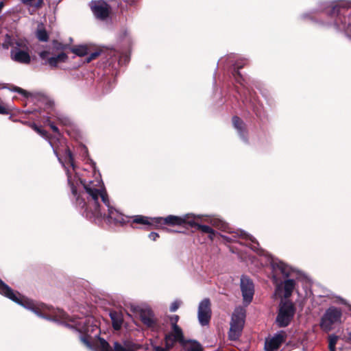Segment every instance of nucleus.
<instances>
[{
    "mask_svg": "<svg viewBox=\"0 0 351 351\" xmlns=\"http://www.w3.org/2000/svg\"><path fill=\"white\" fill-rule=\"evenodd\" d=\"M245 313L241 309H237L232 313L230 322V328L228 332V339L236 341L241 335L245 324Z\"/></svg>",
    "mask_w": 351,
    "mask_h": 351,
    "instance_id": "7",
    "label": "nucleus"
},
{
    "mask_svg": "<svg viewBox=\"0 0 351 351\" xmlns=\"http://www.w3.org/2000/svg\"><path fill=\"white\" fill-rule=\"evenodd\" d=\"M29 121H25V122H24V124H25L26 125L29 126Z\"/></svg>",
    "mask_w": 351,
    "mask_h": 351,
    "instance_id": "52",
    "label": "nucleus"
},
{
    "mask_svg": "<svg viewBox=\"0 0 351 351\" xmlns=\"http://www.w3.org/2000/svg\"><path fill=\"white\" fill-rule=\"evenodd\" d=\"M272 267L274 269H278L281 274L285 276L289 277L291 274L290 268L287 265L282 262L273 263Z\"/></svg>",
    "mask_w": 351,
    "mask_h": 351,
    "instance_id": "23",
    "label": "nucleus"
},
{
    "mask_svg": "<svg viewBox=\"0 0 351 351\" xmlns=\"http://www.w3.org/2000/svg\"><path fill=\"white\" fill-rule=\"evenodd\" d=\"M192 214L188 213L182 216H176L169 215L166 217H157L154 219L155 223V228L165 229L163 226H183L185 228L189 227V221L191 220Z\"/></svg>",
    "mask_w": 351,
    "mask_h": 351,
    "instance_id": "6",
    "label": "nucleus"
},
{
    "mask_svg": "<svg viewBox=\"0 0 351 351\" xmlns=\"http://www.w3.org/2000/svg\"><path fill=\"white\" fill-rule=\"evenodd\" d=\"M121 1H119L118 3H120V5H118V7H120L121 8V10H123V8L121 6Z\"/></svg>",
    "mask_w": 351,
    "mask_h": 351,
    "instance_id": "50",
    "label": "nucleus"
},
{
    "mask_svg": "<svg viewBox=\"0 0 351 351\" xmlns=\"http://www.w3.org/2000/svg\"><path fill=\"white\" fill-rule=\"evenodd\" d=\"M88 331L89 330L88 328H83L82 330H80L82 333L80 336V340L85 346L90 348H92L91 337L88 335Z\"/></svg>",
    "mask_w": 351,
    "mask_h": 351,
    "instance_id": "24",
    "label": "nucleus"
},
{
    "mask_svg": "<svg viewBox=\"0 0 351 351\" xmlns=\"http://www.w3.org/2000/svg\"><path fill=\"white\" fill-rule=\"evenodd\" d=\"M342 311L341 308L330 306L326 310L319 322V327L324 332H329L334 328V325L341 322Z\"/></svg>",
    "mask_w": 351,
    "mask_h": 351,
    "instance_id": "3",
    "label": "nucleus"
},
{
    "mask_svg": "<svg viewBox=\"0 0 351 351\" xmlns=\"http://www.w3.org/2000/svg\"><path fill=\"white\" fill-rule=\"evenodd\" d=\"M36 37L41 42H47L49 40V35L45 28L37 29Z\"/></svg>",
    "mask_w": 351,
    "mask_h": 351,
    "instance_id": "27",
    "label": "nucleus"
},
{
    "mask_svg": "<svg viewBox=\"0 0 351 351\" xmlns=\"http://www.w3.org/2000/svg\"><path fill=\"white\" fill-rule=\"evenodd\" d=\"M52 43H53V49H56V51H62V50L66 49L68 48L70 49L69 45L63 44V43L58 41L57 40H53Z\"/></svg>",
    "mask_w": 351,
    "mask_h": 351,
    "instance_id": "31",
    "label": "nucleus"
},
{
    "mask_svg": "<svg viewBox=\"0 0 351 351\" xmlns=\"http://www.w3.org/2000/svg\"><path fill=\"white\" fill-rule=\"evenodd\" d=\"M154 219H155V217H149L138 215L133 217H130V222L128 223H130L132 228H136L134 226L135 224L147 226L145 230H149L151 227H154L155 228V223L154 222Z\"/></svg>",
    "mask_w": 351,
    "mask_h": 351,
    "instance_id": "16",
    "label": "nucleus"
},
{
    "mask_svg": "<svg viewBox=\"0 0 351 351\" xmlns=\"http://www.w3.org/2000/svg\"><path fill=\"white\" fill-rule=\"evenodd\" d=\"M295 282L293 279H288L285 280L284 282V298H289L295 288Z\"/></svg>",
    "mask_w": 351,
    "mask_h": 351,
    "instance_id": "22",
    "label": "nucleus"
},
{
    "mask_svg": "<svg viewBox=\"0 0 351 351\" xmlns=\"http://www.w3.org/2000/svg\"><path fill=\"white\" fill-rule=\"evenodd\" d=\"M347 342L351 343V332L348 334Z\"/></svg>",
    "mask_w": 351,
    "mask_h": 351,
    "instance_id": "46",
    "label": "nucleus"
},
{
    "mask_svg": "<svg viewBox=\"0 0 351 351\" xmlns=\"http://www.w3.org/2000/svg\"><path fill=\"white\" fill-rule=\"evenodd\" d=\"M45 123H47V124H49V123H52L51 121V119H50V117H47L45 118Z\"/></svg>",
    "mask_w": 351,
    "mask_h": 351,
    "instance_id": "47",
    "label": "nucleus"
},
{
    "mask_svg": "<svg viewBox=\"0 0 351 351\" xmlns=\"http://www.w3.org/2000/svg\"><path fill=\"white\" fill-rule=\"evenodd\" d=\"M3 6H4V3H3V1H1V2H0V12H1V10L3 9Z\"/></svg>",
    "mask_w": 351,
    "mask_h": 351,
    "instance_id": "48",
    "label": "nucleus"
},
{
    "mask_svg": "<svg viewBox=\"0 0 351 351\" xmlns=\"http://www.w3.org/2000/svg\"><path fill=\"white\" fill-rule=\"evenodd\" d=\"M169 322L171 327H173L174 326H178V322L180 319V317L178 315H173L169 316Z\"/></svg>",
    "mask_w": 351,
    "mask_h": 351,
    "instance_id": "37",
    "label": "nucleus"
},
{
    "mask_svg": "<svg viewBox=\"0 0 351 351\" xmlns=\"http://www.w3.org/2000/svg\"><path fill=\"white\" fill-rule=\"evenodd\" d=\"M233 127L237 130L240 138L245 143H248V131L246 124L238 116L232 118Z\"/></svg>",
    "mask_w": 351,
    "mask_h": 351,
    "instance_id": "17",
    "label": "nucleus"
},
{
    "mask_svg": "<svg viewBox=\"0 0 351 351\" xmlns=\"http://www.w3.org/2000/svg\"><path fill=\"white\" fill-rule=\"evenodd\" d=\"M49 125L50 126L51 129L52 130V131L53 132H55L56 134L60 133L58 128L53 122L49 123Z\"/></svg>",
    "mask_w": 351,
    "mask_h": 351,
    "instance_id": "43",
    "label": "nucleus"
},
{
    "mask_svg": "<svg viewBox=\"0 0 351 351\" xmlns=\"http://www.w3.org/2000/svg\"><path fill=\"white\" fill-rule=\"evenodd\" d=\"M29 127L34 130L36 132H37L39 135H40L43 138L48 137V132L42 129L41 127L38 126L35 123H29Z\"/></svg>",
    "mask_w": 351,
    "mask_h": 351,
    "instance_id": "26",
    "label": "nucleus"
},
{
    "mask_svg": "<svg viewBox=\"0 0 351 351\" xmlns=\"http://www.w3.org/2000/svg\"><path fill=\"white\" fill-rule=\"evenodd\" d=\"M80 182L91 197L89 201L90 206L89 210L87 211L86 218L90 220H95L106 217V214L101 211V206L98 201L99 197H101V201L108 207V212L106 218L109 223L123 226L130 222V217L123 215L110 205L108 195L105 189H99L96 188L92 181L87 183L85 180L80 179Z\"/></svg>",
    "mask_w": 351,
    "mask_h": 351,
    "instance_id": "1",
    "label": "nucleus"
},
{
    "mask_svg": "<svg viewBox=\"0 0 351 351\" xmlns=\"http://www.w3.org/2000/svg\"><path fill=\"white\" fill-rule=\"evenodd\" d=\"M100 53V51H96L91 53L86 57V62L88 63L90 62L92 60H95L97 57H99Z\"/></svg>",
    "mask_w": 351,
    "mask_h": 351,
    "instance_id": "35",
    "label": "nucleus"
},
{
    "mask_svg": "<svg viewBox=\"0 0 351 351\" xmlns=\"http://www.w3.org/2000/svg\"><path fill=\"white\" fill-rule=\"evenodd\" d=\"M232 73L237 82L241 84L244 80L242 75L240 73V69L233 67Z\"/></svg>",
    "mask_w": 351,
    "mask_h": 351,
    "instance_id": "32",
    "label": "nucleus"
},
{
    "mask_svg": "<svg viewBox=\"0 0 351 351\" xmlns=\"http://www.w3.org/2000/svg\"><path fill=\"white\" fill-rule=\"evenodd\" d=\"M287 334L285 331L281 330L276 334L269 341H265V349L267 351H276L286 341Z\"/></svg>",
    "mask_w": 351,
    "mask_h": 351,
    "instance_id": "15",
    "label": "nucleus"
},
{
    "mask_svg": "<svg viewBox=\"0 0 351 351\" xmlns=\"http://www.w3.org/2000/svg\"><path fill=\"white\" fill-rule=\"evenodd\" d=\"M0 114L7 115L10 114V110L4 106L0 104Z\"/></svg>",
    "mask_w": 351,
    "mask_h": 351,
    "instance_id": "40",
    "label": "nucleus"
},
{
    "mask_svg": "<svg viewBox=\"0 0 351 351\" xmlns=\"http://www.w3.org/2000/svg\"><path fill=\"white\" fill-rule=\"evenodd\" d=\"M71 188L72 194L76 197V204L79 207L85 209L84 215L86 217L87 211L89 210L88 209L89 206H90L89 201L90 200V198H91L90 195L85 191V192L88 195L87 197V202H86V200L82 197V195L80 193H77V188L73 184H71Z\"/></svg>",
    "mask_w": 351,
    "mask_h": 351,
    "instance_id": "19",
    "label": "nucleus"
},
{
    "mask_svg": "<svg viewBox=\"0 0 351 351\" xmlns=\"http://www.w3.org/2000/svg\"><path fill=\"white\" fill-rule=\"evenodd\" d=\"M200 216L192 214L191 220L189 221V227L194 228L197 230L208 234V239L210 241H213L216 236L217 232L208 226L199 224L198 222Z\"/></svg>",
    "mask_w": 351,
    "mask_h": 351,
    "instance_id": "13",
    "label": "nucleus"
},
{
    "mask_svg": "<svg viewBox=\"0 0 351 351\" xmlns=\"http://www.w3.org/2000/svg\"><path fill=\"white\" fill-rule=\"evenodd\" d=\"M241 289L243 300L247 303L251 302L254 293L253 282L249 278L242 276L241 278Z\"/></svg>",
    "mask_w": 351,
    "mask_h": 351,
    "instance_id": "14",
    "label": "nucleus"
},
{
    "mask_svg": "<svg viewBox=\"0 0 351 351\" xmlns=\"http://www.w3.org/2000/svg\"><path fill=\"white\" fill-rule=\"evenodd\" d=\"M66 156L68 160V162L71 164V165L74 167V157L71 152V151L68 148L66 150Z\"/></svg>",
    "mask_w": 351,
    "mask_h": 351,
    "instance_id": "38",
    "label": "nucleus"
},
{
    "mask_svg": "<svg viewBox=\"0 0 351 351\" xmlns=\"http://www.w3.org/2000/svg\"><path fill=\"white\" fill-rule=\"evenodd\" d=\"M159 237H160V236H159V234H158V233H156V232H151V233H149V235H148V237H149L151 240H152V241H156V239H157L158 238H159Z\"/></svg>",
    "mask_w": 351,
    "mask_h": 351,
    "instance_id": "42",
    "label": "nucleus"
},
{
    "mask_svg": "<svg viewBox=\"0 0 351 351\" xmlns=\"http://www.w3.org/2000/svg\"><path fill=\"white\" fill-rule=\"evenodd\" d=\"M242 236H245V238H248L252 243H256L258 245H259L258 241L256 240L255 238L252 237H250L248 235H246L245 234H241Z\"/></svg>",
    "mask_w": 351,
    "mask_h": 351,
    "instance_id": "45",
    "label": "nucleus"
},
{
    "mask_svg": "<svg viewBox=\"0 0 351 351\" xmlns=\"http://www.w3.org/2000/svg\"><path fill=\"white\" fill-rule=\"evenodd\" d=\"M12 59L19 63L29 64L31 58L27 51L20 49L19 47H13L10 51Z\"/></svg>",
    "mask_w": 351,
    "mask_h": 351,
    "instance_id": "18",
    "label": "nucleus"
},
{
    "mask_svg": "<svg viewBox=\"0 0 351 351\" xmlns=\"http://www.w3.org/2000/svg\"><path fill=\"white\" fill-rule=\"evenodd\" d=\"M133 312L138 313L141 321L148 328L153 332H158L161 330V326L158 324V319L155 317L153 311L150 308H139L134 307Z\"/></svg>",
    "mask_w": 351,
    "mask_h": 351,
    "instance_id": "8",
    "label": "nucleus"
},
{
    "mask_svg": "<svg viewBox=\"0 0 351 351\" xmlns=\"http://www.w3.org/2000/svg\"><path fill=\"white\" fill-rule=\"evenodd\" d=\"M110 317L112 321V325L115 330H119L122 326L123 322V316L120 313L116 311H110Z\"/></svg>",
    "mask_w": 351,
    "mask_h": 351,
    "instance_id": "21",
    "label": "nucleus"
},
{
    "mask_svg": "<svg viewBox=\"0 0 351 351\" xmlns=\"http://www.w3.org/2000/svg\"><path fill=\"white\" fill-rule=\"evenodd\" d=\"M349 5L347 3L340 1L335 3L326 8V12L332 17H335L334 23L339 29H344L346 25V14Z\"/></svg>",
    "mask_w": 351,
    "mask_h": 351,
    "instance_id": "5",
    "label": "nucleus"
},
{
    "mask_svg": "<svg viewBox=\"0 0 351 351\" xmlns=\"http://www.w3.org/2000/svg\"><path fill=\"white\" fill-rule=\"evenodd\" d=\"M90 8L95 17L101 21L107 19L110 14V6L104 1L91 2Z\"/></svg>",
    "mask_w": 351,
    "mask_h": 351,
    "instance_id": "11",
    "label": "nucleus"
},
{
    "mask_svg": "<svg viewBox=\"0 0 351 351\" xmlns=\"http://www.w3.org/2000/svg\"><path fill=\"white\" fill-rule=\"evenodd\" d=\"M252 250H253L254 251H256L257 250V248L254 246V247H251Z\"/></svg>",
    "mask_w": 351,
    "mask_h": 351,
    "instance_id": "51",
    "label": "nucleus"
},
{
    "mask_svg": "<svg viewBox=\"0 0 351 351\" xmlns=\"http://www.w3.org/2000/svg\"><path fill=\"white\" fill-rule=\"evenodd\" d=\"M0 293L13 302L27 308L32 309L35 313L43 316V312L49 311V308L45 304L38 306L25 297L23 296L18 291L14 292L8 285L0 278Z\"/></svg>",
    "mask_w": 351,
    "mask_h": 351,
    "instance_id": "2",
    "label": "nucleus"
},
{
    "mask_svg": "<svg viewBox=\"0 0 351 351\" xmlns=\"http://www.w3.org/2000/svg\"><path fill=\"white\" fill-rule=\"evenodd\" d=\"M187 341H190L189 343L191 344V347L188 351H203V348L198 341L191 339H188Z\"/></svg>",
    "mask_w": 351,
    "mask_h": 351,
    "instance_id": "30",
    "label": "nucleus"
},
{
    "mask_svg": "<svg viewBox=\"0 0 351 351\" xmlns=\"http://www.w3.org/2000/svg\"><path fill=\"white\" fill-rule=\"evenodd\" d=\"M180 306V303L177 301L173 302L170 306V311L175 312Z\"/></svg>",
    "mask_w": 351,
    "mask_h": 351,
    "instance_id": "39",
    "label": "nucleus"
},
{
    "mask_svg": "<svg viewBox=\"0 0 351 351\" xmlns=\"http://www.w3.org/2000/svg\"><path fill=\"white\" fill-rule=\"evenodd\" d=\"M329 351H336L335 347H328Z\"/></svg>",
    "mask_w": 351,
    "mask_h": 351,
    "instance_id": "49",
    "label": "nucleus"
},
{
    "mask_svg": "<svg viewBox=\"0 0 351 351\" xmlns=\"http://www.w3.org/2000/svg\"><path fill=\"white\" fill-rule=\"evenodd\" d=\"M99 351H114L109 343L103 338L99 339Z\"/></svg>",
    "mask_w": 351,
    "mask_h": 351,
    "instance_id": "28",
    "label": "nucleus"
},
{
    "mask_svg": "<svg viewBox=\"0 0 351 351\" xmlns=\"http://www.w3.org/2000/svg\"><path fill=\"white\" fill-rule=\"evenodd\" d=\"M50 53L49 51L45 50L40 51L38 55L43 60L45 61L43 64H49L51 68H56L58 63L65 62L68 59L67 54L64 52L59 53L56 56L49 57Z\"/></svg>",
    "mask_w": 351,
    "mask_h": 351,
    "instance_id": "12",
    "label": "nucleus"
},
{
    "mask_svg": "<svg viewBox=\"0 0 351 351\" xmlns=\"http://www.w3.org/2000/svg\"><path fill=\"white\" fill-rule=\"evenodd\" d=\"M247 64H248V60H246V59H240V60H237L235 62V63L233 65V67H234L236 69H241L245 66H246Z\"/></svg>",
    "mask_w": 351,
    "mask_h": 351,
    "instance_id": "33",
    "label": "nucleus"
},
{
    "mask_svg": "<svg viewBox=\"0 0 351 351\" xmlns=\"http://www.w3.org/2000/svg\"><path fill=\"white\" fill-rule=\"evenodd\" d=\"M294 304L289 301L281 302L279 305L276 323L279 328L288 326L291 322L295 313Z\"/></svg>",
    "mask_w": 351,
    "mask_h": 351,
    "instance_id": "4",
    "label": "nucleus"
},
{
    "mask_svg": "<svg viewBox=\"0 0 351 351\" xmlns=\"http://www.w3.org/2000/svg\"><path fill=\"white\" fill-rule=\"evenodd\" d=\"M172 348H167V347L162 348L161 346H156L154 348V351H169Z\"/></svg>",
    "mask_w": 351,
    "mask_h": 351,
    "instance_id": "44",
    "label": "nucleus"
},
{
    "mask_svg": "<svg viewBox=\"0 0 351 351\" xmlns=\"http://www.w3.org/2000/svg\"><path fill=\"white\" fill-rule=\"evenodd\" d=\"M113 349L114 351H137L140 349V346L131 341H125L123 344L119 341H114Z\"/></svg>",
    "mask_w": 351,
    "mask_h": 351,
    "instance_id": "20",
    "label": "nucleus"
},
{
    "mask_svg": "<svg viewBox=\"0 0 351 351\" xmlns=\"http://www.w3.org/2000/svg\"><path fill=\"white\" fill-rule=\"evenodd\" d=\"M338 336L335 335H331L328 337V347H335L337 340Z\"/></svg>",
    "mask_w": 351,
    "mask_h": 351,
    "instance_id": "36",
    "label": "nucleus"
},
{
    "mask_svg": "<svg viewBox=\"0 0 351 351\" xmlns=\"http://www.w3.org/2000/svg\"><path fill=\"white\" fill-rule=\"evenodd\" d=\"M184 339L182 329L179 326L171 327V331L165 336V342L167 348H173L177 342L185 347L190 341Z\"/></svg>",
    "mask_w": 351,
    "mask_h": 351,
    "instance_id": "9",
    "label": "nucleus"
},
{
    "mask_svg": "<svg viewBox=\"0 0 351 351\" xmlns=\"http://www.w3.org/2000/svg\"><path fill=\"white\" fill-rule=\"evenodd\" d=\"M58 316L60 319L63 320H66L69 317V315L63 311H59Z\"/></svg>",
    "mask_w": 351,
    "mask_h": 351,
    "instance_id": "41",
    "label": "nucleus"
},
{
    "mask_svg": "<svg viewBox=\"0 0 351 351\" xmlns=\"http://www.w3.org/2000/svg\"><path fill=\"white\" fill-rule=\"evenodd\" d=\"M16 45H17L18 47H21V45L19 43H18V42L16 43Z\"/></svg>",
    "mask_w": 351,
    "mask_h": 351,
    "instance_id": "53",
    "label": "nucleus"
},
{
    "mask_svg": "<svg viewBox=\"0 0 351 351\" xmlns=\"http://www.w3.org/2000/svg\"><path fill=\"white\" fill-rule=\"evenodd\" d=\"M212 317L211 302L209 298L203 299L197 310L198 321L202 326L209 325Z\"/></svg>",
    "mask_w": 351,
    "mask_h": 351,
    "instance_id": "10",
    "label": "nucleus"
},
{
    "mask_svg": "<svg viewBox=\"0 0 351 351\" xmlns=\"http://www.w3.org/2000/svg\"><path fill=\"white\" fill-rule=\"evenodd\" d=\"M12 90L22 95L25 98H28L31 95V94L29 93H28L27 90H25L19 86H14V88H12Z\"/></svg>",
    "mask_w": 351,
    "mask_h": 351,
    "instance_id": "34",
    "label": "nucleus"
},
{
    "mask_svg": "<svg viewBox=\"0 0 351 351\" xmlns=\"http://www.w3.org/2000/svg\"><path fill=\"white\" fill-rule=\"evenodd\" d=\"M70 50L74 54L82 57L88 53V48L85 45H79L71 47Z\"/></svg>",
    "mask_w": 351,
    "mask_h": 351,
    "instance_id": "25",
    "label": "nucleus"
},
{
    "mask_svg": "<svg viewBox=\"0 0 351 351\" xmlns=\"http://www.w3.org/2000/svg\"><path fill=\"white\" fill-rule=\"evenodd\" d=\"M21 1L27 5L34 7L37 9L42 7L43 0H21Z\"/></svg>",
    "mask_w": 351,
    "mask_h": 351,
    "instance_id": "29",
    "label": "nucleus"
}]
</instances>
